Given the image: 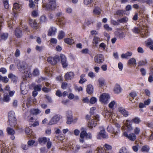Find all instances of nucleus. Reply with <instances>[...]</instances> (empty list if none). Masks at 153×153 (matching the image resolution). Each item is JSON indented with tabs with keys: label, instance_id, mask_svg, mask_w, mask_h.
<instances>
[{
	"label": "nucleus",
	"instance_id": "nucleus-47",
	"mask_svg": "<svg viewBox=\"0 0 153 153\" xmlns=\"http://www.w3.org/2000/svg\"><path fill=\"white\" fill-rule=\"evenodd\" d=\"M42 87L41 85H38L35 86L34 87V90L36 91H40Z\"/></svg>",
	"mask_w": 153,
	"mask_h": 153
},
{
	"label": "nucleus",
	"instance_id": "nucleus-24",
	"mask_svg": "<svg viewBox=\"0 0 153 153\" xmlns=\"http://www.w3.org/2000/svg\"><path fill=\"white\" fill-rule=\"evenodd\" d=\"M49 140L48 138L46 137H43L39 138L38 141L39 143H42L45 144L46 142Z\"/></svg>",
	"mask_w": 153,
	"mask_h": 153
},
{
	"label": "nucleus",
	"instance_id": "nucleus-15",
	"mask_svg": "<svg viewBox=\"0 0 153 153\" xmlns=\"http://www.w3.org/2000/svg\"><path fill=\"white\" fill-rule=\"evenodd\" d=\"M107 129L110 132H113L111 135L112 138H117L118 137V136L117 132L114 131L113 128L111 126H108L107 127Z\"/></svg>",
	"mask_w": 153,
	"mask_h": 153
},
{
	"label": "nucleus",
	"instance_id": "nucleus-32",
	"mask_svg": "<svg viewBox=\"0 0 153 153\" xmlns=\"http://www.w3.org/2000/svg\"><path fill=\"white\" fill-rule=\"evenodd\" d=\"M114 91L116 94H118L121 92V88L120 85H117L114 87Z\"/></svg>",
	"mask_w": 153,
	"mask_h": 153
},
{
	"label": "nucleus",
	"instance_id": "nucleus-21",
	"mask_svg": "<svg viewBox=\"0 0 153 153\" xmlns=\"http://www.w3.org/2000/svg\"><path fill=\"white\" fill-rule=\"evenodd\" d=\"M119 111L124 117H127L128 115V112L124 108L120 107L119 108Z\"/></svg>",
	"mask_w": 153,
	"mask_h": 153
},
{
	"label": "nucleus",
	"instance_id": "nucleus-45",
	"mask_svg": "<svg viewBox=\"0 0 153 153\" xmlns=\"http://www.w3.org/2000/svg\"><path fill=\"white\" fill-rule=\"evenodd\" d=\"M104 28L105 30L108 31H111L112 30V28L110 27L109 25L107 24H105L104 25Z\"/></svg>",
	"mask_w": 153,
	"mask_h": 153
},
{
	"label": "nucleus",
	"instance_id": "nucleus-54",
	"mask_svg": "<svg viewBox=\"0 0 153 153\" xmlns=\"http://www.w3.org/2000/svg\"><path fill=\"white\" fill-rule=\"evenodd\" d=\"M29 5L30 8H33L35 6V4L34 3L33 1L32 0H30Z\"/></svg>",
	"mask_w": 153,
	"mask_h": 153
},
{
	"label": "nucleus",
	"instance_id": "nucleus-40",
	"mask_svg": "<svg viewBox=\"0 0 153 153\" xmlns=\"http://www.w3.org/2000/svg\"><path fill=\"white\" fill-rule=\"evenodd\" d=\"M32 103V98L29 97L27 98L26 104V106H27V108L29 107Z\"/></svg>",
	"mask_w": 153,
	"mask_h": 153
},
{
	"label": "nucleus",
	"instance_id": "nucleus-16",
	"mask_svg": "<svg viewBox=\"0 0 153 153\" xmlns=\"http://www.w3.org/2000/svg\"><path fill=\"white\" fill-rule=\"evenodd\" d=\"M74 76V73L71 71L67 72L65 75V79L67 80H70L73 78Z\"/></svg>",
	"mask_w": 153,
	"mask_h": 153
},
{
	"label": "nucleus",
	"instance_id": "nucleus-63",
	"mask_svg": "<svg viewBox=\"0 0 153 153\" xmlns=\"http://www.w3.org/2000/svg\"><path fill=\"white\" fill-rule=\"evenodd\" d=\"M38 15V12L37 10L33 11L32 13V16L33 17H36Z\"/></svg>",
	"mask_w": 153,
	"mask_h": 153
},
{
	"label": "nucleus",
	"instance_id": "nucleus-23",
	"mask_svg": "<svg viewBox=\"0 0 153 153\" xmlns=\"http://www.w3.org/2000/svg\"><path fill=\"white\" fill-rule=\"evenodd\" d=\"M101 41V40L100 38L97 36H94L92 41L93 46H96V45L99 42Z\"/></svg>",
	"mask_w": 153,
	"mask_h": 153
},
{
	"label": "nucleus",
	"instance_id": "nucleus-39",
	"mask_svg": "<svg viewBox=\"0 0 153 153\" xmlns=\"http://www.w3.org/2000/svg\"><path fill=\"white\" fill-rule=\"evenodd\" d=\"M10 100L9 95L7 93L4 94V101L6 102H8Z\"/></svg>",
	"mask_w": 153,
	"mask_h": 153
},
{
	"label": "nucleus",
	"instance_id": "nucleus-60",
	"mask_svg": "<svg viewBox=\"0 0 153 153\" xmlns=\"http://www.w3.org/2000/svg\"><path fill=\"white\" fill-rule=\"evenodd\" d=\"M124 11L122 10H118L116 12V14L119 16L123 15V14Z\"/></svg>",
	"mask_w": 153,
	"mask_h": 153
},
{
	"label": "nucleus",
	"instance_id": "nucleus-37",
	"mask_svg": "<svg viewBox=\"0 0 153 153\" xmlns=\"http://www.w3.org/2000/svg\"><path fill=\"white\" fill-rule=\"evenodd\" d=\"M65 42L68 44L71 45L74 42V41L73 39L69 38L65 39L64 40Z\"/></svg>",
	"mask_w": 153,
	"mask_h": 153
},
{
	"label": "nucleus",
	"instance_id": "nucleus-35",
	"mask_svg": "<svg viewBox=\"0 0 153 153\" xmlns=\"http://www.w3.org/2000/svg\"><path fill=\"white\" fill-rule=\"evenodd\" d=\"M128 21V18L126 17H123L120 19L117 20V21L121 23H126Z\"/></svg>",
	"mask_w": 153,
	"mask_h": 153
},
{
	"label": "nucleus",
	"instance_id": "nucleus-29",
	"mask_svg": "<svg viewBox=\"0 0 153 153\" xmlns=\"http://www.w3.org/2000/svg\"><path fill=\"white\" fill-rule=\"evenodd\" d=\"M71 87V85L65 82H63L62 83L61 88L63 89H65Z\"/></svg>",
	"mask_w": 153,
	"mask_h": 153
},
{
	"label": "nucleus",
	"instance_id": "nucleus-5",
	"mask_svg": "<svg viewBox=\"0 0 153 153\" xmlns=\"http://www.w3.org/2000/svg\"><path fill=\"white\" fill-rule=\"evenodd\" d=\"M62 116L59 114L54 115L49 121L48 124L52 125L56 124L62 119Z\"/></svg>",
	"mask_w": 153,
	"mask_h": 153
},
{
	"label": "nucleus",
	"instance_id": "nucleus-7",
	"mask_svg": "<svg viewBox=\"0 0 153 153\" xmlns=\"http://www.w3.org/2000/svg\"><path fill=\"white\" fill-rule=\"evenodd\" d=\"M110 97L108 94L106 93H103L100 96V100L104 104H106L108 102V100Z\"/></svg>",
	"mask_w": 153,
	"mask_h": 153
},
{
	"label": "nucleus",
	"instance_id": "nucleus-44",
	"mask_svg": "<svg viewBox=\"0 0 153 153\" xmlns=\"http://www.w3.org/2000/svg\"><path fill=\"white\" fill-rule=\"evenodd\" d=\"M117 35L120 39L123 38L125 37V35L124 33L122 31L117 32Z\"/></svg>",
	"mask_w": 153,
	"mask_h": 153
},
{
	"label": "nucleus",
	"instance_id": "nucleus-1",
	"mask_svg": "<svg viewBox=\"0 0 153 153\" xmlns=\"http://www.w3.org/2000/svg\"><path fill=\"white\" fill-rule=\"evenodd\" d=\"M48 2L47 4H43L42 7L45 8L46 10H53L56 8V0H48Z\"/></svg>",
	"mask_w": 153,
	"mask_h": 153
},
{
	"label": "nucleus",
	"instance_id": "nucleus-64",
	"mask_svg": "<svg viewBox=\"0 0 153 153\" xmlns=\"http://www.w3.org/2000/svg\"><path fill=\"white\" fill-rule=\"evenodd\" d=\"M33 74L34 76H36L38 75L39 74L38 70L36 68L33 71Z\"/></svg>",
	"mask_w": 153,
	"mask_h": 153
},
{
	"label": "nucleus",
	"instance_id": "nucleus-22",
	"mask_svg": "<svg viewBox=\"0 0 153 153\" xmlns=\"http://www.w3.org/2000/svg\"><path fill=\"white\" fill-rule=\"evenodd\" d=\"M86 91L88 94H92L93 91V86L90 84L88 85L86 88Z\"/></svg>",
	"mask_w": 153,
	"mask_h": 153
},
{
	"label": "nucleus",
	"instance_id": "nucleus-20",
	"mask_svg": "<svg viewBox=\"0 0 153 153\" xmlns=\"http://www.w3.org/2000/svg\"><path fill=\"white\" fill-rule=\"evenodd\" d=\"M29 22L30 25L32 27L36 29L38 28V23L35 20L30 19L29 20Z\"/></svg>",
	"mask_w": 153,
	"mask_h": 153
},
{
	"label": "nucleus",
	"instance_id": "nucleus-4",
	"mask_svg": "<svg viewBox=\"0 0 153 153\" xmlns=\"http://www.w3.org/2000/svg\"><path fill=\"white\" fill-rule=\"evenodd\" d=\"M15 62L16 64L19 71L22 73H25V70L27 67V65L26 62L23 61H21L19 59L15 60Z\"/></svg>",
	"mask_w": 153,
	"mask_h": 153
},
{
	"label": "nucleus",
	"instance_id": "nucleus-43",
	"mask_svg": "<svg viewBox=\"0 0 153 153\" xmlns=\"http://www.w3.org/2000/svg\"><path fill=\"white\" fill-rule=\"evenodd\" d=\"M101 10L99 7H96L93 11L94 13L97 15H99L101 13Z\"/></svg>",
	"mask_w": 153,
	"mask_h": 153
},
{
	"label": "nucleus",
	"instance_id": "nucleus-17",
	"mask_svg": "<svg viewBox=\"0 0 153 153\" xmlns=\"http://www.w3.org/2000/svg\"><path fill=\"white\" fill-rule=\"evenodd\" d=\"M57 31V29L53 27H50L48 31V35L49 36H51L55 34Z\"/></svg>",
	"mask_w": 153,
	"mask_h": 153
},
{
	"label": "nucleus",
	"instance_id": "nucleus-28",
	"mask_svg": "<svg viewBox=\"0 0 153 153\" xmlns=\"http://www.w3.org/2000/svg\"><path fill=\"white\" fill-rule=\"evenodd\" d=\"M41 111L39 109L32 108L30 110L31 114L37 115L41 112Z\"/></svg>",
	"mask_w": 153,
	"mask_h": 153
},
{
	"label": "nucleus",
	"instance_id": "nucleus-41",
	"mask_svg": "<svg viewBox=\"0 0 153 153\" xmlns=\"http://www.w3.org/2000/svg\"><path fill=\"white\" fill-rule=\"evenodd\" d=\"M65 33L63 31H60L59 33L58 38L59 39H62L65 36Z\"/></svg>",
	"mask_w": 153,
	"mask_h": 153
},
{
	"label": "nucleus",
	"instance_id": "nucleus-6",
	"mask_svg": "<svg viewBox=\"0 0 153 153\" xmlns=\"http://www.w3.org/2000/svg\"><path fill=\"white\" fill-rule=\"evenodd\" d=\"M90 122H89L88 125V126L90 128H92L94 127H95L97 125L99 120V116L98 115H96L93 117Z\"/></svg>",
	"mask_w": 153,
	"mask_h": 153
},
{
	"label": "nucleus",
	"instance_id": "nucleus-12",
	"mask_svg": "<svg viewBox=\"0 0 153 153\" xmlns=\"http://www.w3.org/2000/svg\"><path fill=\"white\" fill-rule=\"evenodd\" d=\"M123 135L131 141H134L136 139V136L134 134L131 133L128 134L127 133L125 132L123 133Z\"/></svg>",
	"mask_w": 153,
	"mask_h": 153
},
{
	"label": "nucleus",
	"instance_id": "nucleus-52",
	"mask_svg": "<svg viewBox=\"0 0 153 153\" xmlns=\"http://www.w3.org/2000/svg\"><path fill=\"white\" fill-rule=\"evenodd\" d=\"M119 153H127V151L126 147H122L120 150Z\"/></svg>",
	"mask_w": 153,
	"mask_h": 153
},
{
	"label": "nucleus",
	"instance_id": "nucleus-11",
	"mask_svg": "<svg viewBox=\"0 0 153 153\" xmlns=\"http://www.w3.org/2000/svg\"><path fill=\"white\" fill-rule=\"evenodd\" d=\"M60 56L63 67L64 68H66L68 65V63L67 62L66 57L65 55L62 54H60Z\"/></svg>",
	"mask_w": 153,
	"mask_h": 153
},
{
	"label": "nucleus",
	"instance_id": "nucleus-14",
	"mask_svg": "<svg viewBox=\"0 0 153 153\" xmlns=\"http://www.w3.org/2000/svg\"><path fill=\"white\" fill-rule=\"evenodd\" d=\"M108 137V135L106 134L105 132V131L104 129L101 130L97 136V139H100L101 138L106 139Z\"/></svg>",
	"mask_w": 153,
	"mask_h": 153
},
{
	"label": "nucleus",
	"instance_id": "nucleus-25",
	"mask_svg": "<svg viewBox=\"0 0 153 153\" xmlns=\"http://www.w3.org/2000/svg\"><path fill=\"white\" fill-rule=\"evenodd\" d=\"M149 146L148 145H145L142 146L141 151L144 152H148L150 150Z\"/></svg>",
	"mask_w": 153,
	"mask_h": 153
},
{
	"label": "nucleus",
	"instance_id": "nucleus-62",
	"mask_svg": "<svg viewBox=\"0 0 153 153\" xmlns=\"http://www.w3.org/2000/svg\"><path fill=\"white\" fill-rule=\"evenodd\" d=\"M140 130V129L139 128L136 127L134 129V132L135 134H138L139 133Z\"/></svg>",
	"mask_w": 153,
	"mask_h": 153
},
{
	"label": "nucleus",
	"instance_id": "nucleus-18",
	"mask_svg": "<svg viewBox=\"0 0 153 153\" xmlns=\"http://www.w3.org/2000/svg\"><path fill=\"white\" fill-rule=\"evenodd\" d=\"M20 89L22 93L23 94H26L27 92V87L25 84L24 83H21Z\"/></svg>",
	"mask_w": 153,
	"mask_h": 153
},
{
	"label": "nucleus",
	"instance_id": "nucleus-26",
	"mask_svg": "<svg viewBox=\"0 0 153 153\" xmlns=\"http://www.w3.org/2000/svg\"><path fill=\"white\" fill-rule=\"evenodd\" d=\"M19 8V4H18L17 3H15L14 4L13 7V12L14 13V16L15 17H16L18 15L17 13H16L14 10V9L17 10Z\"/></svg>",
	"mask_w": 153,
	"mask_h": 153
},
{
	"label": "nucleus",
	"instance_id": "nucleus-8",
	"mask_svg": "<svg viewBox=\"0 0 153 153\" xmlns=\"http://www.w3.org/2000/svg\"><path fill=\"white\" fill-rule=\"evenodd\" d=\"M59 60V56H55L54 57H50L48 59V62L53 65H55Z\"/></svg>",
	"mask_w": 153,
	"mask_h": 153
},
{
	"label": "nucleus",
	"instance_id": "nucleus-55",
	"mask_svg": "<svg viewBox=\"0 0 153 153\" xmlns=\"http://www.w3.org/2000/svg\"><path fill=\"white\" fill-rule=\"evenodd\" d=\"M20 54V52L19 50L17 49L14 55L15 57H19Z\"/></svg>",
	"mask_w": 153,
	"mask_h": 153
},
{
	"label": "nucleus",
	"instance_id": "nucleus-30",
	"mask_svg": "<svg viewBox=\"0 0 153 153\" xmlns=\"http://www.w3.org/2000/svg\"><path fill=\"white\" fill-rule=\"evenodd\" d=\"M132 55L131 52H127L125 53H123L121 55V56L123 59H127L128 56H130Z\"/></svg>",
	"mask_w": 153,
	"mask_h": 153
},
{
	"label": "nucleus",
	"instance_id": "nucleus-53",
	"mask_svg": "<svg viewBox=\"0 0 153 153\" xmlns=\"http://www.w3.org/2000/svg\"><path fill=\"white\" fill-rule=\"evenodd\" d=\"M97 101V99L95 97H93L90 99V102L91 104H94Z\"/></svg>",
	"mask_w": 153,
	"mask_h": 153
},
{
	"label": "nucleus",
	"instance_id": "nucleus-10",
	"mask_svg": "<svg viewBox=\"0 0 153 153\" xmlns=\"http://www.w3.org/2000/svg\"><path fill=\"white\" fill-rule=\"evenodd\" d=\"M95 62L98 63L100 64L104 61V57L102 55L98 54L96 55L94 58Z\"/></svg>",
	"mask_w": 153,
	"mask_h": 153
},
{
	"label": "nucleus",
	"instance_id": "nucleus-59",
	"mask_svg": "<svg viewBox=\"0 0 153 153\" xmlns=\"http://www.w3.org/2000/svg\"><path fill=\"white\" fill-rule=\"evenodd\" d=\"M99 85L101 86H103L104 85L105 81L102 79H99L98 80Z\"/></svg>",
	"mask_w": 153,
	"mask_h": 153
},
{
	"label": "nucleus",
	"instance_id": "nucleus-33",
	"mask_svg": "<svg viewBox=\"0 0 153 153\" xmlns=\"http://www.w3.org/2000/svg\"><path fill=\"white\" fill-rule=\"evenodd\" d=\"M136 61L135 59L131 58L128 60V64L130 65H133L136 64Z\"/></svg>",
	"mask_w": 153,
	"mask_h": 153
},
{
	"label": "nucleus",
	"instance_id": "nucleus-61",
	"mask_svg": "<svg viewBox=\"0 0 153 153\" xmlns=\"http://www.w3.org/2000/svg\"><path fill=\"white\" fill-rule=\"evenodd\" d=\"M67 118V121L66 123L67 124H70L71 123V122L72 120V117L68 116Z\"/></svg>",
	"mask_w": 153,
	"mask_h": 153
},
{
	"label": "nucleus",
	"instance_id": "nucleus-3",
	"mask_svg": "<svg viewBox=\"0 0 153 153\" xmlns=\"http://www.w3.org/2000/svg\"><path fill=\"white\" fill-rule=\"evenodd\" d=\"M98 153H111L112 146L108 144H105L102 147L97 148Z\"/></svg>",
	"mask_w": 153,
	"mask_h": 153
},
{
	"label": "nucleus",
	"instance_id": "nucleus-31",
	"mask_svg": "<svg viewBox=\"0 0 153 153\" xmlns=\"http://www.w3.org/2000/svg\"><path fill=\"white\" fill-rule=\"evenodd\" d=\"M130 95L131 98H130L129 100L132 102H135V101H134V99L137 96L136 93L135 92H131L130 93Z\"/></svg>",
	"mask_w": 153,
	"mask_h": 153
},
{
	"label": "nucleus",
	"instance_id": "nucleus-58",
	"mask_svg": "<svg viewBox=\"0 0 153 153\" xmlns=\"http://www.w3.org/2000/svg\"><path fill=\"white\" fill-rule=\"evenodd\" d=\"M139 145L137 144L135 146H134L132 147V149L133 151L135 152H137L138 150V147H139Z\"/></svg>",
	"mask_w": 153,
	"mask_h": 153
},
{
	"label": "nucleus",
	"instance_id": "nucleus-57",
	"mask_svg": "<svg viewBox=\"0 0 153 153\" xmlns=\"http://www.w3.org/2000/svg\"><path fill=\"white\" fill-rule=\"evenodd\" d=\"M42 90L45 92L48 93L51 90V89L50 88L44 87L42 88Z\"/></svg>",
	"mask_w": 153,
	"mask_h": 153
},
{
	"label": "nucleus",
	"instance_id": "nucleus-9",
	"mask_svg": "<svg viewBox=\"0 0 153 153\" xmlns=\"http://www.w3.org/2000/svg\"><path fill=\"white\" fill-rule=\"evenodd\" d=\"M102 114L103 115L105 116V117H108V118L111 119L112 120L114 118L113 115L114 113L112 111H110L109 112L107 110H105L103 112Z\"/></svg>",
	"mask_w": 153,
	"mask_h": 153
},
{
	"label": "nucleus",
	"instance_id": "nucleus-48",
	"mask_svg": "<svg viewBox=\"0 0 153 153\" xmlns=\"http://www.w3.org/2000/svg\"><path fill=\"white\" fill-rule=\"evenodd\" d=\"M40 20L42 23L45 22L47 20L46 17L45 16H42L40 17Z\"/></svg>",
	"mask_w": 153,
	"mask_h": 153
},
{
	"label": "nucleus",
	"instance_id": "nucleus-27",
	"mask_svg": "<svg viewBox=\"0 0 153 153\" xmlns=\"http://www.w3.org/2000/svg\"><path fill=\"white\" fill-rule=\"evenodd\" d=\"M8 37L7 33H2L0 34V41L2 40H5L7 39Z\"/></svg>",
	"mask_w": 153,
	"mask_h": 153
},
{
	"label": "nucleus",
	"instance_id": "nucleus-13",
	"mask_svg": "<svg viewBox=\"0 0 153 153\" xmlns=\"http://www.w3.org/2000/svg\"><path fill=\"white\" fill-rule=\"evenodd\" d=\"M132 123V121L131 120H126L125 125L127 128V130L128 131H130L133 130Z\"/></svg>",
	"mask_w": 153,
	"mask_h": 153
},
{
	"label": "nucleus",
	"instance_id": "nucleus-50",
	"mask_svg": "<svg viewBox=\"0 0 153 153\" xmlns=\"http://www.w3.org/2000/svg\"><path fill=\"white\" fill-rule=\"evenodd\" d=\"M116 104V102L114 101H112L109 104L108 106L111 108H112Z\"/></svg>",
	"mask_w": 153,
	"mask_h": 153
},
{
	"label": "nucleus",
	"instance_id": "nucleus-51",
	"mask_svg": "<svg viewBox=\"0 0 153 153\" xmlns=\"http://www.w3.org/2000/svg\"><path fill=\"white\" fill-rule=\"evenodd\" d=\"M50 43L52 45H55L57 43V40L56 39L52 38L50 40Z\"/></svg>",
	"mask_w": 153,
	"mask_h": 153
},
{
	"label": "nucleus",
	"instance_id": "nucleus-38",
	"mask_svg": "<svg viewBox=\"0 0 153 153\" xmlns=\"http://www.w3.org/2000/svg\"><path fill=\"white\" fill-rule=\"evenodd\" d=\"M131 121H132V123L133 122L136 124H138L141 122L140 119L137 117H135Z\"/></svg>",
	"mask_w": 153,
	"mask_h": 153
},
{
	"label": "nucleus",
	"instance_id": "nucleus-56",
	"mask_svg": "<svg viewBox=\"0 0 153 153\" xmlns=\"http://www.w3.org/2000/svg\"><path fill=\"white\" fill-rule=\"evenodd\" d=\"M147 63V62L146 60L145 61H140L138 62L139 66H143L145 65Z\"/></svg>",
	"mask_w": 153,
	"mask_h": 153
},
{
	"label": "nucleus",
	"instance_id": "nucleus-42",
	"mask_svg": "<svg viewBox=\"0 0 153 153\" xmlns=\"http://www.w3.org/2000/svg\"><path fill=\"white\" fill-rule=\"evenodd\" d=\"M7 130L8 134H9L13 135L15 133L14 131L12 128H7Z\"/></svg>",
	"mask_w": 153,
	"mask_h": 153
},
{
	"label": "nucleus",
	"instance_id": "nucleus-46",
	"mask_svg": "<svg viewBox=\"0 0 153 153\" xmlns=\"http://www.w3.org/2000/svg\"><path fill=\"white\" fill-rule=\"evenodd\" d=\"M25 132L27 134L30 135L32 134V131L29 127H27L25 129Z\"/></svg>",
	"mask_w": 153,
	"mask_h": 153
},
{
	"label": "nucleus",
	"instance_id": "nucleus-34",
	"mask_svg": "<svg viewBox=\"0 0 153 153\" xmlns=\"http://www.w3.org/2000/svg\"><path fill=\"white\" fill-rule=\"evenodd\" d=\"M8 27L9 28H11L12 27V25L14 24L15 22L13 20H12V19H9V20L7 21Z\"/></svg>",
	"mask_w": 153,
	"mask_h": 153
},
{
	"label": "nucleus",
	"instance_id": "nucleus-49",
	"mask_svg": "<svg viewBox=\"0 0 153 153\" xmlns=\"http://www.w3.org/2000/svg\"><path fill=\"white\" fill-rule=\"evenodd\" d=\"M86 132L85 131H82L80 134V138H84L86 137Z\"/></svg>",
	"mask_w": 153,
	"mask_h": 153
},
{
	"label": "nucleus",
	"instance_id": "nucleus-36",
	"mask_svg": "<svg viewBox=\"0 0 153 153\" xmlns=\"http://www.w3.org/2000/svg\"><path fill=\"white\" fill-rule=\"evenodd\" d=\"M8 77L9 78L11 79L13 82H16L17 79V77L11 73L8 75Z\"/></svg>",
	"mask_w": 153,
	"mask_h": 153
},
{
	"label": "nucleus",
	"instance_id": "nucleus-19",
	"mask_svg": "<svg viewBox=\"0 0 153 153\" xmlns=\"http://www.w3.org/2000/svg\"><path fill=\"white\" fill-rule=\"evenodd\" d=\"M15 35L17 38H21L22 36V30L18 27L16 28L15 31Z\"/></svg>",
	"mask_w": 153,
	"mask_h": 153
},
{
	"label": "nucleus",
	"instance_id": "nucleus-2",
	"mask_svg": "<svg viewBox=\"0 0 153 153\" xmlns=\"http://www.w3.org/2000/svg\"><path fill=\"white\" fill-rule=\"evenodd\" d=\"M9 124L12 127L15 126L16 123V119L15 117V114L13 111H10L8 114Z\"/></svg>",
	"mask_w": 153,
	"mask_h": 153
}]
</instances>
